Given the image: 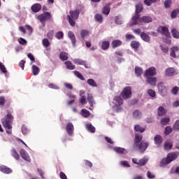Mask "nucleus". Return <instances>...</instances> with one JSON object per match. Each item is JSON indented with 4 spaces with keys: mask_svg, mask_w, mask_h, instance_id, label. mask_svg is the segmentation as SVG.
Masks as SVG:
<instances>
[{
    "mask_svg": "<svg viewBox=\"0 0 179 179\" xmlns=\"http://www.w3.org/2000/svg\"><path fill=\"white\" fill-rule=\"evenodd\" d=\"M32 73L34 75V76H37L38 73H40V68L36 65L32 66Z\"/></svg>",
    "mask_w": 179,
    "mask_h": 179,
    "instance_id": "nucleus-36",
    "label": "nucleus"
},
{
    "mask_svg": "<svg viewBox=\"0 0 179 179\" xmlns=\"http://www.w3.org/2000/svg\"><path fill=\"white\" fill-rule=\"evenodd\" d=\"M172 36L174 38H179V32L176 29L171 30Z\"/></svg>",
    "mask_w": 179,
    "mask_h": 179,
    "instance_id": "nucleus-48",
    "label": "nucleus"
},
{
    "mask_svg": "<svg viewBox=\"0 0 179 179\" xmlns=\"http://www.w3.org/2000/svg\"><path fill=\"white\" fill-rule=\"evenodd\" d=\"M110 10H111V8L110 7V4H108L102 8V13L106 15V16H108L110 15Z\"/></svg>",
    "mask_w": 179,
    "mask_h": 179,
    "instance_id": "nucleus-22",
    "label": "nucleus"
},
{
    "mask_svg": "<svg viewBox=\"0 0 179 179\" xmlns=\"http://www.w3.org/2000/svg\"><path fill=\"white\" fill-rule=\"evenodd\" d=\"M173 129L176 131H179V120H177L173 124Z\"/></svg>",
    "mask_w": 179,
    "mask_h": 179,
    "instance_id": "nucleus-61",
    "label": "nucleus"
},
{
    "mask_svg": "<svg viewBox=\"0 0 179 179\" xmlns=\"http://www.w3.org/2000/svg\"><path fill=\"white\" fill-rule=\"evenodd\" d=\"M177 154L176 152H172L168 154L166 158H163L160 162V166L161 167H164V166H167V164H170L171 162H173V160H176L177 159Z\"/></svg>",
    "mask_w": 179,
    "mask_h": 179,
    "instance_id": "nucleus-4",
    "label": "nucleus"
},
{
    "mask_svg": "<svg viewBox=\"0 0 179 179\" xmlns=\"http://www.w3.org/2000/svg\"><path fill=\"white\" fill-rule=\"evenodd\" d=\"M143 139V136L139 133L135 134L133 149L135 150H139L141 153H145L146 149L149 148V143L142 141Z\"/></svg>",
    "mask_w": 179,
    "mask_h": 179,
    "instance_id": "nucleus-1",
    "label": "nucleus"
},
{
    "mask_svg": "<svg viewBox=\"0 0 179 179\" xmlns=\"http://www.w3.org/2000/svg\"><path fill=\"white\" fill-rule=\"evenodd\" d=\"M141 38H142L143 41H145V43H149V41H150V36L145 32L141 33Z\"/></svg>",
    "mask_w": 179,
    "mask_h": 179,
    "instance_id": "nucleus-27",
    "label": "nucleus"
},
{
    "mask_svg": "<svg viewBox=\"0 0 179 179\" xmlns=\"http://www.w3.org/2000/svg\"><path fill=\"white\" fill-rule=\"evenodd\" d=\"M146 82L150 86H156V83L157 82V78L156 77H145Z\"/></svg>",
    "mask_w": 179,
    "mask_h": 179,
    "instance_id": "nucleus-14",
    "label": "nucleus"
},
{
    "mask_svg": "<svg viewBox=\"0 0 179 179\" xmlns=\"http://www.w3.org/2000/svg\"><path fill=\"white\" fill-rule=\"evenodd\" d=\"M89 36V31L83 29L80 31V36L83 40H85V37H87Z\"/></svg>",
    "mask_w": 179,
    "mask_h": 179,
    "instance_id": "nucleus-43",
    "label": "nucleus"
},
{
    "mask_svg": "<svg viewBox=\"0 0 179 179\" xmlns=\"http://www.w3.org/2000/svg\"><path fill=\"white\" fill-rule=\"evenodd\" d=\"M145 129H146L142 127L140 124H136L134 126V131H136V132H140L142 134L143 132H145Z\"/></svg>",
    "mask_w": 179,
    "mask_h": 179,
    "instance_id": "nucleus-29",
    "label": "nucleus"
},
{
    "mask_svg": "<svg viewBox=\"0 0 179 179\" xmlns=\"http://www.w3.org/2000/svg\"><path fill=\"white\" fill-rule=\"evenodd\" d=\"M148 94H149V96H150V97H156V92H155V90H148Z\"/></svg>",
    "mask_w": 179,
    "mask_h": 179,
    "instance_id": "nucleus-57",
    "label": "nucleus"
},
{
    "mask_svg": "<svg viewBox=\"0 0 179 179\" xmlns=\"http://www.w3.org/2000/svg\"><path fill=\"white\" fill-rule=\"evenodd\" d=\"M74 129L75 128L73 127V124L71 122L67 124L66 131L68 135H69V136H72L73 135Z\"/></svg>",
    "mask_w": 179,
    "mask_h": 179,
    "instance_id": "nucleus-13",
    "label": "nucleus"
},
{
    "mask_svg": "<svg viewBox=\"0 0 179 179\" xmlns=\"http://www.w3.org/2000/svg\"><path fill=\"white\" fill-rule=\"evenodd\" d=\"M141 15L135 13L134 15L131 17V22L130 24V26H136L138 23L141 22Z\"/></svg>",
    "mask_w": 179,
    "mask_h": 179,
    "instance_id": "nucleus-10",
    "label": "nucleus"
},
{
    "mask_svg": "<svg viewBox=\"0 0 179 179\" xmlns=\"http://www.w3.org/2000/svg\"><path fill=\"white\" fill-rule=\"evenodd\" d=\"M156 73H157L156 68L150 67L145 71L144 76L145 78L153 77L155 76Z\"/></svg>",
    "mask_w": 179,
    "mask_h": 179,
    "instance_id": "nucleus-9",
    "label": "nucleus"
},
{
    "mask_svg": "<svg viewBox=\"0 0 179 179\" xmlns=\"http://www.w3.org/2000/svg\"><path fill=\"white\" fill-rule=\"evenodd\" d=\"M86 129H87V131H89V132H91L92 134H94V132H96V128L90 124H86Z\"/></svg>",
    "mask_w": 179,
    "mask_h": 179,
    "instance_id": "nucleus-37",
    "label": "nucleus"
},
{
    "mask_svg": "<svg viewBox=\"0 0 179 179\" xmlns=\"http://www.w3.org/2000/svg\"><path fill=\"white\" fill-rule=\"evenodd\" d=\"M164 148L166 150H170L173 148V143L169 141H166L164 145Z\"/></svg>",
    "mask_w": 179,
    "mask_h": 179,
    "instance_id": "nucleus-44",
    "label": "nucleus"
},
{
    "mask_svg": "<svg viewBox=\"0 0 179 179\" xmlns=\"http://www.w3.org/2000/svg\"><path fill=\"white\" fill-rule=\"evenodd\" d=\"M31 10L37 13V12H40L41 10V4L40 3H35L31 6Z\"/></svg>",
    "mask_w": 179,
    "mask_h": 179,
    "instance_id": "nucleus-23",
    "label": "nucleus"
},
{
    "mask_svg": "<svg viewBox=\"0 0 179 179\" xmlns=\"http://www.w3.org/2000/svg\"><path fill=\"white\" fill-rule=\"evenodd\" d=\"M11 156H13V157H14L15 160H19L20 159V156L19 155V154L16 151V149L15 148H13L11 150Z\"/></svg>",
    "mask_w": 179,
    "mask_h": 179,
    "instance_id": "nucleus-31",
    "label": "nucleus"
},
{
    "mask_svg": "<svg viewBox=\"0 0 179 179\" xmlns=\"http://www.w3.org/2000/svg\"><path fill=\"white\" fill-rule=\"evenodd\" d=\"M59 177L61 179H68V177H66V175L64 172L59 173Z\"/></svg>",
    "mask_w": 179,
    "mask_h": 179,
    "instance_id": "nucleus-64",
    "label": "nucleus"
},
{
    "mask_svg": "<svg viewBox=\"0 0 179 179\" xmlns=\"http://www.w3.org/2000/svg\"><path fill=\"white\" fill-rule=\"evenodd\" d=\"M158 33H161V34H163L165 37H167V38H171V34H170V31H169V28L167 27H163L160 26L157 29Z\"/></svg>",
    "mask_w": 179,
    "mask_h": 179,
    "instance_id": "nucleus-7",
    "label": "nucleus"
},
{
    "mask_svg": "<svg viewBox=\"0 0 179 179\" xmlns=\"http://www.w3.org/2000/svg\"><path fill=\"white\" fill-rule=\"evenodd\" d=\"M18 43L21 44V45H26L27 44V41L23 38H18Z\"/></svg>",
    "mask_w": 179,
    "mask_h": 179,
    "instance_id": "nucleus-56",
    "label": "nucleus"
},
{
    "mask_svg": "<svg viewBox=\"0 0 179 179\" xmlns=\"http://www.w3.org/2000/svg\"><path fill=\"white\" fill-rule=\"evenodd\" d=\"M113 150L116 152V153H119L120 155H122L125 152V149L120 147H115L113 148Z\"/></svg>",
    "mask_w": 179,
    "mask_h": 179,
    "instance_id": "nucleus-41",
    "label": "nucleus"
},
{
    "mask_svg": "<svg viewBox=\"0 0 179 179\" xmlns=\"http://www.w3.org/2000/svg\"><path fill=\"white\" fill-rule=\"evenodd\" d=\"M170 122V118L169 117H164L161 120V124L162 125H167Z\"/></svg>",
    "mask_w": 179,
    "mask_h": 179,
    "instance_id": "nucleus-52",
    "label": "nucleus"
},
{
    "mask_svg": "<svg viewBox=\"0 0 179 179\" xmlns=\"http://www.w3.org/2000/svg\"><path fill=\"white\" fill-rule=\"evenodd\" d=\"M122 45V41H121V40H114L112 43H111V45H112V48H117V47H120V45Z\"/></svg>",
    "mask_w": 179,
    "mask_h": 179,
    "instance_id": "nucleus-26",
    "label": "nucleus"
},
{
    "mask_svg": "<svg viewBox=\"0 0 179 179\" xmlns=\"http://www.w3.org/2000/svg\"><path fill=\"white\" fill-rule=\"evenodd\" d=\"M80 103H81L82 104H86V96H81L80 99Z\"/></svg>",
    "mask_w": 179,
    "mask_h": 179,
    "instance_id": "nucleus-63",
    "label": "nucleus"
},
{
    "mask_svg": "<svg viewBox=\"0 0 179 179\" xmlns=\"http://www.w3.org/2000/svg\"><path fill=\"white\" fill-rule=\"evenodd\" d=\"M94 19L96 22H98V23H103V15L101 14H96L94 16Z\"/></svg>",
    "mask_w": 179,
    "mask_h": 179,
    "instance_id": "nucleus-42",
    "label": "nucleus"
},
{
    "mask_svg": "<svg viewBox=\"0 0 179 179\" xmlns=\"http://www.w3.org/2000/svg\"><path fill=\"white\" fill-rule=\"evenodd\" d=\"M171 132H173V129H171V127L168 126L165 128V131H164L165 135H169L171 134Z\"/></svg>",
    "mask_w": 179,
    "mask_h": 179,
    "instance_id": "nucleus-53",
    "label": "nucleus"
},
{
    "mask_svg": "<svg viewBox=\"0 0 179 179\" xmlns=\"http://www.w3.org/2000/svg\"><path fill=\"white\" fill-rule=\"evenodd\" d=\"M0 171H1V173H3L4 174H10V173H12V170L10 169V168L6 166H1Z\"/></svg>",
    "mask_w": 179,
    "mask_h": 179,
    "instance_id": "nucleus-19",
    "label": "nucleus"
},
{
    "mask_svg": "<svg viewBox=\"0 0 179 179\" xmlns=\"http://www.w3.org/2000/svg\"><path fill=\"white\" fill-rule=\"evenodd\" d=\"M0 71L2 72V73H4V75H6V73H8V70H6V67L1 62H0Z\"/></svg>",
    "mask_w": 179,
    "mask_h": 179,
    "instance_id": "nucleus-46",
    "label": "nucleus"
},
{
    "mask_svg": "<svg viewBox=\"0 0 179 179\" xmlns=\"http://www.w3.org/2000/svg\"><path fill=\"white\" fill-rule=\"evenodd\" d=\"M113 100H114V103H115V105L116 106V107L122 106L124 104V100L120 96H115Z\"/></svg>",
    "mask_w": 179,
    "mask_h": 179,
    "instance_id": "nucleus-15",
    "label": "nucleus"
},
{
    "mask_svg": "<svg viewBox=\"0 0 179 179\" xmlns=\"http://www.w3.org/2000/svg\"><path fill=\"white\" fill-rule=\"evenodd\" d=\"M21 157L25 160L26 162H28V163H30L31 162V159L30 158V156H29V153L24 149H21L20 151Z\"/></svg>",
    "mask_w": 179,
    "mask_h": 179,
    "instance_id": "nucleus-12",
    "label": "nucleus"
},
{
    "mask_svg": "<svg viewBox=\"0 0 179 179\" xmlns=\"http://www.w3.org/2000/svg\"><path fill=\"white\" fill-rule=\"evenodd\" d=\"M42 44L43 47H50V41H48V38H43L42 41Z\"/></svg>",
    "mask_w": 179,
    "mask_h": 179,
    "instance_id": "nucleus-51",
    "label": "nucleus"
},
{
    "mask_svg": "<svg viewBox=\"0 0 179 179\" xmlns=\"http://www.w3.org/2000/svg\"><path fill=\"white\" fill-rule=\"evenodd\" d=\"M132 94V91L131 87H126L123 89L122 92L120 93V96H122L124 100H127V99H131V96Z\"/></svg>",
    "mask_w": 179,
    "mask_h": 179,
    "instance_id": "nucleus-6",
    "label": "nucleus"
},
{
    "mask_svg": "<svg viewBox=\"0 0 179 179\" xmlns=\"http://www.w3.org/2000/svg\"><path fill=\"white\" fill-rule=\"evenodd\" d=\"M81 115H83L84 118H89V117H90V112L87 109H82Z\"/></svg>",
    "mask_w": 179,
    "mask_h": 179,
    "instance_id": "nucleus-33",
    "label": "nucleus"
},
{
    "mask_svg": "<svg viewBox=\"0 0 179 179\" xmlns=\"http://www.w3.org/2000/svg\"><path fill=\"white\" fill-rule=\"evenodd\" d=\"M76 76L78 78V79H80V80H85V77L79 72V71H75L74 72Z\"/></svg>",
    "mask_w": 179,
    "mask_h": 179,
    "instance_id": "nucleus-54",
    "label": "nucleus"
},
{
    "mask_svg": "<svg viewBox=\"0 0 179 179\" xmlns=\"http://www.w3.org/2000/svg\"><path fill=\"white\" fill-rule=\"evenodd\" d=\"M131 45L132 48H134V50H138V48H139L140 43H139V42L133 41L131 43Z\"/></svg>",
    "mask_w": 179,
    "mask_h": 179,
    "instance_id": "nucleus-49",
    "label": "nucleus"
},
{
    "mask_svg": "<svg viewBox=\"0 0 179 179\" xmlns=\"http://www.w3.org/2000/svg\"><path fill=\"white\" fill-rule=\"evenodd\" d=\"M73 62L76 64V65H83L85 68H87V65L86 64V62L80 59H74Z\"/></svg>",
    "mask_w": 179,
    "mask_h": 179,
    "instance_id": "nucleus-24",
    "label": "nucleus"
},
{
    "mask_svg": "<svg viewBox=\"0 0 179 179\" xmlns=\"http://www.w3.org/2000/svg\"><path fill=\"white\" fill-rule=\"evenodd\" d=\"M87 100L89 101L90 107H93V104L94 103V101L93 100V96L90 94H88Z\"/></svg>",
    "mask_w": 179,
    "mask_h": 179,
    "instance_id": "nucleus-40",
    "label": "nucleus"
},
{
    "mask_svg": "<svg viewBox=\"0 0 179 179\" xmlns=\"http://www.w3.org/2000/svg\"><path fill=\"white\" fill-rule=\"evenodd\" d=\"M135 73H136V76H141V75H142V73H143V70L141 67L136 66L135 67Z\"/></svg>",
    "mask_w": 179,
    "mask_h": 179,
    "instance_id": "nucleus-39",
    "label": "nucleus"
},
{
    "mask_svg": "<svg viewBox=\"0 0 179 179\" xmlns=\"http://www.w3.org/2000/svg\"><path fill=\"white\" fill-rule=\"evenodd\" d=\"M52 17V15H51V13L50 12H45L39 15H38L37 19L42 23L43 26H45V21L50 20Z\"/></svg>",
    "mask_w": 179,
    "mask_h": 179,
    "instance_id": "nucleus-5",
    "label": "nucleus"
},
{
    "mask_svg": "<svg viewBox=\"0 0 179 179\" xmlns=\"http://www.w3.org/2000/svg\"><path fill=\"white\" fill-rule=\"evenodd\" d=\"M179 48L178 46H173L171 48V53L170 55L172 58H177V55H176V52H178Z\"/></svg>",
    "mask_w": 179,
    "mask_h": 179,
    "instance_id": "nucleus-18",
    "label": "nucleus"
},
{
    "mask_svg": "<svg viewBox=\"0 0 179 179\" xmlns=\"http://www.w3.org/2000/svg\"><path fill=\"white\" fill-rule=\"evenodd\" d=\"M59 58L61 61H67L69 58L68 53H66V52H60Z\"/></svg>",
    "mask_w": 179,
    "mask_h": 179,
    "instance_id": "nucleus-32",
    "label": "nucleus"
},
{
    "mask_svg": "<svg viewBox=\"0 0 179 179\" xmlns=\"http://www.w3.org/2000/svg\"><path fill=\"white\" fill-rule=\"evenodd\" d=\"M133 117L136 118V120H138L142 117V113H141L139 110H136L133 112Z\"/></svg>",
    "mask_w": 179,
    "mask_h": 179,
    "instance_id": "nucleus-34",
    "label": "nucleus"
},
{
    "mask_svg": "<svg viewBox=\"0 0 179 179\" xmlns=\"http://www.w3.org/2000/svg\"><path fill=\"white\" fill-rule=\"evenodd\" d=\"M13 123V116L10 113H8L5 118L2 120L3 128L6 129V134L10 135L12 134V124Z\"/></svg>",
    "mask_w": 179,
    "mask_h": 179,
    "instance_id": "nucleus-2",
    "label": "nucleus"
},
{
    "mask_svg": "<svg viewBox=\"0 0 179 179\" xmlns=\"http://www.w3.org/2000/svg\"><path fill=\"white\" fill-rule=\"evenodd\" d=\"M174 73H176V70L173 67H169L165 70L166 76H173Z\"/></svg>",
    "mask_w": 179,
    "mask_h": 179,
    "instance_id": "nucleus-20",
    "label": "nucleus"
},
{
    "mask_svg": "<svg viewBox=\"0 0 179 179\" xmlns=\"http://www.w3.org/2000/svg\"><path fill=\"white\" fill-rule=\"evenodd\" d=\"M164 7L167 9L171 6V0H166L164 3Z\"/></svg>",
    "mask_w": 179,
    "mask_h": 179,
    "instance_id": "nucleus-58",
    "label": "nucleus"
},
{
    "mask_svg": "<svg viewBox=\"0 0 179 179\" xmlns=\"http://www.w3.org/2000/svg\"><path fill=\"white\" fill-rule=\"evenodd\" d=\"M142 10H143V6L142 4H137L136 6L135 13L137 15H139V13H141V12H142Z\"/></svg>",
    "mask_w": 179,
    "mask_h": 179,
    "instance_id": "nucleus-38",
    "label": "nucleus"
},
{
    "mask_svg": "<svg viewBox=\"0 0 179 179\" xmlns=\"http://www.w3.org/2000/svg\"><path fill=\"white\" fill-rule=\"evenodd\" d=\"M87 83L92 87H97V83L92 78L88 79Z\"/></svg>",
    "mask_w": 179,
    "mask_h": 179,
    "instance_id": "nucleus-35",
    "label": "nucleus"
},
{
    "mask_svg": "<svg viewBox=\"0 0 179 179\" xmlns=\"http://www.w3.org/2000/svg\"><path fill=\"white\" fill-rule=\"evenodd\" d=\"M47 37L49 40H52V38H54V31H49L47 34Z\"/></svg>",
    "mask_w": 179,
    "mask_h": 179,
    "instance_id": "nucleus-55",
    "label": "nucleus"
},
{
    "mask_svg": "<svg viewBox=\"0 0 179 179\" xmlns=\"http://www.w3.org/2000/svg\"><path fill=\"white\" fill-rule=\"evenodd\" d=\"M166 113V109H164L163 106H159L158 108L157 114L159 117H163V115H164Z\"/></svg>",
    "mask_w": 179,
    "mask_h": 179,
    "instance_id": "nucleus-30",
    "label": "nucleus"
},
{
    "mask_svg": "<svg viewBox=\"0 0 179 179\" xmlns=\"http://www.w3.org/2000/svg\"><path fill=\"white\" fill-rule=\"evenodd\" d=\"M156 2H157V0H145L144 1V3L147 6H150L152 3H156Z\"/></svg>",
    "mask_w": 179,
    "mask_h": 179,
    "instance_id": "nucleus-50",
    "label": "nucleus"
},
{
    "mask_svg": "<svg viewBox=\"0 0 179 179\" xmlns=\"http://www.w3.org/2000/svg\"><path fill=\"white\" fill-rule=\"evenodd\" d=\"M68 36L69 38L71 40V43L73 47L76 45V36H75V34L72 31H69Z\"/></svg>",
    "mask_w": 179,
    "mask_h": 179,
    "instance_id": "nucleus-16",
    "label": "nucleus"
},
{
    "mask_svg": "<svg viewBox=\"0 0 179 179\" xmlns=\"http://www.w3.org/2000/svg\"><path fill=\"white\" fill-rule=\"evenodd\" d=\"M178 90H179L178 87H174L171 90L172 94H177V93H178Z\"/></svg>",
    "mask_w": 179,
    "mask_h": 179,
    "instance_id": "nucleus-62",
    "label": "nucleus"
},
{
    "mask_svg": "<svg viewBox=\"0 0 179 179\" xmlns=\"http://www.w3.org/2000/svg\"><path fill=\"white\" fill-rule=\"evenodd\" d=\"M79 15H80V11L79 9L69 11V15H67L66 19L71 27H73L75 24H76V20L79 19Z\"/></svg>",
    "mask_w": 179,
    "mask_h": 179,
    "instance_id": "nucleus-3",
    "label": "nucleus"
},
{
    "mask_svg": "<svg viewBox=\"0 0 179 179\" xmlns=\"http://www.w3.org/2000/svg\"><path fill=\"white\" fill-rule=\"evenodd\" d=\"M55 38H57V40H62V38H64V32L61 31H57L55 34Z\"/></svg>",
    "mask_w": 179,
    "mask_h": 179,
    "instance_id": "nucleus-47",
    "label": "nucleus"
},
{
    "mask_svg": "<svg viewBox=\"0 0 179 179\" xmlns=\"http://www.w3.org/2000/svg\"><path fill=\"white\" fill-rule=\"evenodd\" d=\"M64 64L67 69H69L70 71H73V69L76 68V66L73 65L71 61L65 62Z\"/></svg>",
    "mask_w": 179,
    "mask_h": 179,
    "instance_id": "nucleus-28",
    "label": "nucleus"
},
{
    "mask_svg": "<svg viewBox=\"0 0 179 179\" xmlns=\"http://www.w3.org/2000/svg\"><path fill=\"white\" fill-rule=\"evenodd\" d=\"M101 48L103 51H106V50H108L110 48V41H103L101 43Z\"/></svg>",
    "mask_w": 179,
    "mask_h": 179,
    "instance_id": "nucleus-21",
    "label": "nucleus"
},
{
    "mask_svg": "<svg viewBox=\"0 0 179 179\" xmlns=\"http://www.w3.org/2000/svg\"><path fill=\"white\" fill-rule=\"evenodd\" d=\"M22 132L23 135H27V133L29 132V129L25 125H23L22 127Z\"/></svg>",
    "mask_w": 179,
    "mask_h": 179,
    "instance_id": "nucleus-59",
    "label": "nucleus"
},
{
    "mask_svg": "<svg viewBox=\"0 0 179 179\" xmlns=\"http://www.w3.org/2000/svg\"><path fill=\"white\" fill-rule=\"evenodd\" d=\"M154 142L157 146H160L163 143V138L160 135H156L154 138Z\"/></svg>",
    "mask_w": 179,
    "mask_h": 179,
    "instance_id": "nucleus-17",
    "label": "nucleus"
},
{
    "mask_svg": "<svg viewBox=\"0 0 179 179\" xmlns=\"http://www.w3.org/2000/svg\"><path fill=\"white\" fill-rule=\"evenodd\" d=\"M120 165L123 167H130L129 164L127 161L120 162Z\"/></svg>",
    "mask_w": 179,
    "mask_h": 179,
    "instance_id": "nucleus-60",
    "label": "nucleus"
},
{
    "mask_svg": "<svg viewBox=\"0 0 179 179\" xmlns=\"http://www.w3.org/2000/svg\"><path fill=\"white\" fill-rule=\"evenodd\" d=\"M132 162L134 163V164H137L140 167H142V166H145L146 164V163H148V159L142 158L138 162V159L136 158H133Z\"/></svg>",
    "mask_w": 179,
    "mask_h": 179,
    "instance_id": "nucleus-11",
    "label": "nucleus"
},
{
    "mask_svg": "<svg viewBox=\"0 0 179 179\" xmlns=\"http://www.w3.org/2000/svg\"><path fill=\"white\" fill-rule=\"evenodd\" d=\"M152 22V18L149 16H143L140 19V23H150Z\"/></svg>",
    "mask_w": 179,
    "mask_h": 179,
    "instance_id": "nucleus-25",
    "label": "nucleus"
},
{
    "mask_svg": "<svg viewBox=\"0 0 179 179\" xmlns=\"http://www.w3.org/2000/svg\"><path fill=\"white\" fill-rule=\"evenodd\" d=\"M157 87L159 94L161 96H163L164 97L166 96V95L167 94V87L164 85V83H159L157 85Z\"/></svg>",
    "mask_w": 179,
    "mask_h": 179,
    "instance_id": "nucleus-8",
    "label": "nucleus"
},
{
    "mask_svg": "<svg viewBox=\"0 0 179 179\" xmlns=\"http://www.w3.org/2000/svg\"><path fill=\"white\" fill-rule=\"evenodd\" d=\"M178 13H179V9L178 8H176V9L173 10L171 12V17L172 19H176V17H177V15H178Z\"/></svg>",
    "mask_w": 179,
    "mask_h": 179,
    "instance_id": "nucleus-45",
    "label": "nucleus"
}]
</instances>
